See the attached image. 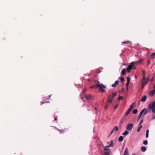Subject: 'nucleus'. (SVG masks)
Wrapping results in <instances>:
<instances>
[{
  "mask_svg": "<svg viewBox=\"0 0 155 155\" xmlns=\"http://www.w3.org/2000/svg\"><path fill=\"white\" fill-rule=\"evenodd\" d=\"M147 82V81L146 80L144 75L141 80V83L142 85L141 86V89H143L144 88V87L146 85Z\"/></svg>",
  "mask_w": 155,
  "mask_h": 155,
  "instance_id": "f257e3e1",
  "label": "nucleus"
},
{
  "mask_svg": "<svg viewBox=\"0 0 155 155\" xmlns=\"http://www.w3.org/2000/svg\"><path fill=\"white\" fill-rule=\"evenodd\" d=\"M149 109H151L153 113H155V101L152 103H150L148 107Z\"/></svg>",
  "mask_w": 155,
  "mask_h": 155,
  "instance_id": "f03ea898",
  "label": "nucleus"
},
{
  "mask_svg": "<svg viewBox=\"0 0 155 155\" xmlns=\"http://www.w3.org/2000/svg\"><path fill=\"white\" fill-rule=\"evenodd\" d=\"M135 64L134 62H132L129 64L127 68V70L128 72H130V70L132 69V68L133 67L134 65Z\"/></svg>",
  "mask_w": 155,
  "mask_h": 155,
  "instance_id": "7ed1b4c3",
  "label": "nucleus"
},
{
  "mask_svg": "<svg viewBox=\"0 0 155 155\" xmlns=\"http://www.w3.org/2000/svg\"><path fill=\"white\" fill-rule=\"evenodd\" d=\"M111 150L109 148L105 147L104 149V153L105 155H110Z\"/></svg>",
  "mask_w": 155,
  "mask_h": 155,
  "instance_id": "20e7f679",
  "label": "nucleus"
},
{
  "mask_svg": "<svg viewBox=\"0 0 155 155\" xmlns=\"http://www.w3.org/2000/svg\"><path fill=\"white\" fill-rule=\"evenodd\" d=\"M133 126L134 124H129L126 126V128L127 130L130 131L132 130Z\"/></svg>",
  "mask_w": 155,
  "mask_h": 155,
  "instance_id": "39448f33",
  "label": "nucleus"
},
{
  "mask_svg": "<svg viewBox=\"0 0 155 155\" xmlns=\"http://www.w3.org/2000/svg\"><path fill=\"white\" fill-rule=\"evenodd\" d=\"M114 96H112V95L110 94L108 97V102L109 103H111L114 98Z\"/></svg>",
  "mask_w": 155,
  "mask_h": 155,
  "instance_id": "423d86ee",
  "label": "nucleus"
},
{
  "mask_svg": "<svg viewBox=\"0 0 155 155\" xmlns=\"http://www.w3.org/2000/svg\"><path fill=\"white\" fill-rule=\"evenodd\" d=\"M85 98L87 100L91 101L92 99V96L90 94H87L85 96Z\"/></svg>",
  "mask_w": 155,
  "mask_h": 155,
  "instance_id": "0eeeda50",
  "label": "nucleus"
},
{
  "mask_svg": "<svg viewBox=\"0 0 155 155\" xmlns=\"http://www.w3.org/2000/svg\"><path fill=\"white\" fill-rule=\"evenodd\" d=\"M145 110H146V108H144L141 110V111L139 114V116H138V120H139L140 119L143 113L145 111Z\"/></svg>",
  "mask_w": 155,
  "mask_h": 155,
  "instance_id": "6e6552de",
  "label": "nucleus"
},
{
  "mask_svg": "<svg viewBox=\"0 0 155 155\" xmlns=\"http://www.w3.org/2000/svg\"><path fill=\"white\" fill-rule=\"evenodd\" d=\"M147 98V96L146 95H144L143 96L141 99V101L142 102H145Z\"/></svg>",
  "mask_w": 155,
  "mask_h": 155,
  "instance_id": "1a4fd4ad",
  "label": "nucleus"
},
{
  "mask_svg": "<svg viewBox=\"0 0 155 155\" xmlns=\"http://www.w3.org/2000/svg\"><path fill=\"white\" fill-rule=\"evenodd\" d=\"M119 81H115L114 83L112 85V86L113 87H115L118 84Z\"/></svg>",
  "mask_w": 155,
  "mask_h": 155,
  "instance_id": "9d476101",
  "label": "nucleus"
},
{
  "mask_svg": "<svg viewBox=\"0 0 155 155\" xmlns=\"http://www.w3.org/2000/svg\"><path fill=\"white\" fill-rule=\"evenodd\" d=\"M123 155H129L128 150L127 148L125 149L124 153Z\"/></svg>",
  "mask_w": 155,
  "mask_h": 155,
  "instance_id": "9b49d317",
  "label": "nucleus"
},
{
  "mask_svg": "<svg viewBox=\"0 0 155 155\" xmlns=\"http://www.w3.org/2000/svg\"><path fill=\"white\" fill-rule=\"evenodd\" d=\"M126 69H125L124 68L123 69L121 72V74L123 75H124L126 73Z\"/></svg>",
  "mask_w": 155,
  "mask_h": 155,
  "instance_id": "f8f14e48",
  "label": "nucleus"
},
{
  "mask_svg": "<svg viewBox=\"0 0 155 155\" xmlns=\"http://www.w3.org/2000/svg\"><path fill=\"white\" fill-rule=\"evenodd\" d=\"M141 150L142 152H144L146 151V148L145 147L143 146L141 147Z\"/></svg>",
  "mask_w": 155,
  "mask_h": 155,
  "instance_id": "ddd939ff",
  "label": "nucleus"
},
{
  "mask_svg": "<svg viewBox=\"0 0 155 155\" xmlns=\"http://www.w3.org/2000/svg\"><path fill=\"white\" fill-rule=\"evenodd\" d=\"M150 94L152 95H153L154 94H155V90H153L152 91H151L150 92Z\"/></svg>",
  "mask_w": 155,
  "mask_h": 155,
  "instance_id": "4468645a",
  "label": "nucleus"
},
{
  "mask_svg": "<svg viewBox=\"0 0 155 155\" xmlns=\"http://www.w3.org/2000/svg\"><path fill=\"white\" fill-rule=\"evenodd\" d=\"M94 88H97L101 87V85L99 84H96L94 85Z\"/></svg>",
  "mask_w": 155,
  "mask_h": 155,
  "instance_id": "2eb2a0df",
  "label": "nucleus"
},
{
  "mask_svg": "<svg viewBox=\"0 0 155 155\" xmlns=\"http://www.w3.org/2000/svg\"><path fill=\"white\" fill-rule=\"evenodd\" d=\"M99 87V89L102 92H104L105 91V90L102 88L101 86V87Z\"/></svg>",
  "mask_w": 155,
  "mask_h": 155,
  "instance_id": "dca6fc26",
  "label": "nucleus"
},
{
  "mask_svg": "<svg viewBox=\"0 0 155 155\" xmlns=\"http://www.w3.org/2000/svg\"><path fill=\"white\" fill-rule=\"evenodd\" d=\"M123 140V136H120L119 137L118 140H119V141L121 142V141H122Z\"/></svg>",
  "mask_w": 155,
  "mask_h": 155,
  "instance_id": "f3484780",
  "label": "nucleus"
},
{
  "mask_svg": "<svg viewBox=\"0 0 155 155\" xmlns=\"http://www.w3.org/2000/svg\"><path fill=\"white\" fill-rule=\"evenodd\" d=\"M120 78L121 82L123 83L124 80V78L123 77H120Z\"/></svg>",
  "mask_w": 155,
  "mask_h": 155,
  "instance_id": "a211bd4d",
  "label": "nucleus"
},
{
  "mask_svg": "<svg viewBox=\"0 0 155 155\" xmlns=\"http://www.w3.org/2000/svg\"><path fill=\"white\" fill-rule=\"evenodd\" d=\"M113 130L114 131H117L118 130V127L117 126H115L114 128L113 129Z\"/></svg>",
  "mask_w": 155,
  "mask_h": 155,
  "instance_id": "6ab92c4d",
  "label": "nucleus"
},
{
  "mask_svg": "<svg viewBox=\"0 0 155 155\" xmlns=\"http://www.w3.org/2000/svg\"><path fill=\"white\" fill-rule=\"evenodd\" d=\"M129 132L127 130H125V132L123 134L124 135H126L129 134Z\"/></svg>",
  "mask_w": 155,
  "mask_h": 155,
  "instance_id": "aec40b11",
  "label": "nucleus"
},
{
  "mask_svg": "<svg viewBox=\"0 0 155 155\" xmlns=\"http://www.w3.org/2000/svg\"><path fill=\"white\" fill-rule=\"evenodd\" d=\"M110 146H111V147H113L114 146V143L113 140H111L110 142Z\"/></svg>",
  "mask_w": 155,
  "mask_h": 155,
  "instance_id": "412c9836",
  "label": "nucleus"
},
{
  "mask_svg": "<svg viewBox=\"0 0 155 155\" xmlns=\"http://www.w3.org/2000/svg\"><path fill=\"white\" fill-rule=\"evenodd\" d=\"M122 43L123 44H130L131 42L129 41H126L122 42Z\"/></svg>",
  "mask_w": 155,
  "mask_h": 155,
  "instance_id": "4be33fe9",
  "label": "nucleus"
},
{
  "mask_svg": "<svg viewBox=\"0 0 155 155\" xmlns=\"http://www.w3.org/2000/svg\"><path fill=\"white\" fill-rule=\"evenodd\" d=\"M137 109H135L133 111V113L134 114H135L137 113Z\"/></svg>",
  "mask_w": 155,
  "mask_h": 155,
  "instance_id": "5701e85b",
  "label": "nucleus"
},
{
  "mask_svg": "<svg viewBox=\"0 0 155 155\" xmlns=\"http://www.w3.org/2000/svg\"><path fill=\"white\" fill-rule=\"evenodd\" d=\"M142 127V125H141L139 127H138L137 131L138 132H139L141 129V128Z\"/></svg>",
  "mask_w": 155,
  "mask_h": 155,
  "instance_id": "b1692460",
  "label": "nucleus"
},
{
  "mask_svg": "<svg viewBox=\"0 0 155 155\" xmlns=\"http://www.w3.org/2000/svg\"><path fill=\"white\" fill-rule=\"evenodd\" d=\"M143 143L145 145H147L148 144V141H147V140H146L144 141L143 142Z\"/></svg>",
  "mask_w": 155,
  "mask_h": 155,
  "instance_id": "393cba45",
  "label": "nucleus"
},
{
  "mask_svg": "<svg viewBox=\"0 0 155 155\" xmlns=\"http://www.w3.org/2000/svg\"><path fill=\"white\" fill-rule=\"evenodd\" d=\"M127 81L130 82V78L129 76H127Z\"/></svg>",
  "mask_w": 155,
  "mask_h": 155,
  "instance_id": "a878e982",
  "label": "nucleus"
},
{
  "mask_svg": "<svg viewBox=\"0 0 155 155\" xmlns=\"http://www.w3.org/2000/svg\"><path fill=\"white\" fill-rule=\"evenodd\" d=\"M134 103H132L130 105V106L129 108H130V109H132L134 107Z\"/></svg>",
  "mask_w": 155,
  "mask_h": 155,
  "instance_id": "bb28decb",
  "label": "nucleus"
},
{
  "mask_svg": "<svg viewBox=\"0 0 155 155\" xmlns=\"http://www.w3.org/2000/svg\"><path fill=\"white\" fill-rule=\"evenodd\" d=\"M143 61V60L142 59H140L139 60H138V61H137L136 63H140L141 62Z\"/></svg>",
  "mask_w": 155,
  "mask_h": 155,
  "instance_id": "cd10ccee",
  "label": "nucleus"
},
{
  "mask_svg": "<svg viewBox=\"0 0 155 155\" xmlns=\"http://www.w3.org/2000/svg\"><path fill=\"white\" fill-rule=\"evenodd\" d=\"M58 130H59V131H60V132H63V133L64 132H65V130L64 129H62V130H61L58 129Z\"/></svg>",
  "mask_w": 155,
  "mask_h": 155,
  "instance_id": "c85d7f7f",
  "label": "nucleus"
},
{
  "mask_svg": "<svg viewBox=\"0 0 155 155\" xmlns=\"http://www.w3.org/2000/svg\"><path fill=\"white\" fill-rule=\"evenodd\" d=\"M148 111L146 109V110H145V111L144 112L143 115H146Z\"/></svg>",
  "mask_w": 155,
  "mask_h": 155,
  "instance_id": "c756f323",
  "label": "nucleus"
},
{
  "mask_svg": "<svg viewBox=\"0 0 155 155\" xmlns=\"http://www.w3.org/2000/svg\"><path fill=\"white\" fill-rule=\"evenodd\" d=\"M117 93H113L111 94L112 95V96H114V97L115 96L117 95Z\"/></svg>",
  "mask_w": 155,
  "mask_h": 155,
  "instance_id": "7c9ffc66",
  "label": "nucleus"
},
{
  "mask_svg": "<svg viewBox=\"0 0 155 155\" xmlns=\"http://www.w3.org/2000/svg\"><path fill=\"white\" fill-rule=\"evenodd\" d=\"M123 98L122 96H120L118 97V99L120 101V100H121V99H123Z\"/></svg>",
  "mask_w": 155,
  "mask_h": 155,
  "instance_id": "2f4dec72",
  "label": "nucleus"
},
{
  "mask_svg": "<svg viewBox=\"0 0 155 155\" xmlns=\"http://www.w3.org/2000/svg\"><path fill=\"white\" fill-rule=\"evenodd\" d=\"M130 112V111H129L127 110V111L126 112V113L125 114L126 115H127L129 114Z\"/></svg>",
  "mask_w": 155,
  "mask_h": 155,
  "instance_id": "473e14b6",
  "label": "nucleus"
},
{
  "mask_svg": "<svg viewBox=\"0 0 155 155\" xmlns=\"http://www.w3.org/2000/svg\"><path fill=\"white\" fill-rule=\"evenodd\" d=\"M129 83H130L129 82L127 81V82L126 84V87H128V85L129 84Z\"/></svg>",
  "mask_w": 155,
  "mask_h": 155,
  "instance_id": "72a5a7b5",
  "label": "nucleus"
},
{
  "mask_svg": "<svg viewBox=\"0 0 155 155\" xmlns=\"http://www.w3.org/2000/svg\"><path fill=\"white\" fill-rule=\"evenodd\" d=\"M110 147H111V146H110V145L109 144L108 146L105 147L107 148H108Z\"/></svg>",
  "mask_w": 155,
  "mask_h": 155,
  "instance_id": "f704fd0d",
  "label": "nucleus"
},
{
  "mask_svg": "<svg viewBox=\"0 0 155 155\" xmlns=\"http://www.w3.org/2000/svg\"><path fill=\"white\" fill-rule=\"evenodd\" d=\"M101 86L102 87H103L104 88H106V86L104 85L103 84H101Z\"/></svg>",
  "mask_w": 155,
  "mask_h": 155,
  "instance_id": "c9c22d12",
  "label": "nucleus"
},
{
  "mask_svg": "<svg viewBox=\"0 0 155 155\" xmlns=\"http://www.w3.org/2000/svg\"><path fill=\"white\" fill-rule=\"evenodd\" d=\"M151 56L152 57H153L154 56H155V52L153 53H152Z\"/></svg>",
  "mask_w": 155,
  "mask_h": 155,
  "instance_id": "e433bc0d",
  "label": "nucleus"
},
{
  "mask_svg": "<svg viewBox=\"0 0 155 155\" xmlns=\"http://www.w3.org/2000/svg\"><path fill=\"white\" fill-rule=\"evenodd\" d=\"M146 80L147 81V82H148V81L150 80V78L149 77H148L147 78H146Z\"/></svg>",
  "mask_w": 155,
  "mask_h": 155,
  "instance_id": "4c0bfd02",
  "label": "nucleus"
},
{
  "mask_svg": "<svg viewBox=\"0 0 155 155\" xmlns=\"http://www.w3.org/2000/svg\"><path fill=\"white\" fill-rule=\"evenodd\" d=\"M154 76H153V77L151 78V81H153L154 80Z\"/></svg>",
  "mask_w": 155,
  "mask_h": 155,
  "instance_id": "58836bf2",
  "label": "nucleus"
},
{
  "mask_svg": "<svg viewBox=\"0 0 155 155\" xmlns=\"http://www.w3.org/2000/svg\"><path fill=\"white\" fill-rule=\"evenodd\" d=\"M118 107V105H116L114 106L115 109H116Z\"/></svg>",
  "mask_w": 155,
  "mask_h": 155,
  "instance_id": "ea45409f",
  "label": "nucleus"
},
{
  "mask_svg": "<svg viewBox=\"0 0 155 155\" xmlns=\"http://www.w3.org/2000/svg\"><path fill=\"white\" fill-rule=\"evenodd\" d=\"M150 60H149L148 61V62H147V65H149V64H150Z\"/></svg>",
  "mask_w": 155,
  "mask_h": 155,
  "instance_id": "a19ab883",
  "label": "nucleus"
},
{
  "mask_svg": "<svg viewBox=\"0 0 155 155\" xmlns=\"http://www.w3.org/2000/svg\"><path fill=\"white\" fill-rule=\"evenodd\" d=\"M146 137L148 138V133H146Z\"/></svg>",
  "mask_w": 155,
  "mask_h": 155,
  "instance_id": "79ce46f5",
  "label": "nucleus"
},
{
  "mask_svg": "<svg viewBox=\"0 0 155 155\" xmlns=\"http://www.w3.org/2000/svg\"><path fill=\"white\" fill-rule=\"evenodd\" d=\"M143 122V120H141L140 121V123L139 124V125H140V124H141L142 123V122Z\"/></svg>",
  "mask_w": 155,
  "mask_h": 155,
  "instance_id": "37998d69",
  "label": "nucleus"
},
{
  "mask_svg": "<svg viewBox=\"0 0 155 155\" xmlns=\"http://www.w3.org/2000/svg\"><path fill=\"white\" fill-rule=\"evenodd\" d=\"M114 131L112 130L111 132H110V135H111V134H112V133H113Z\"/></svg>",
  "mask_w": 155,
  "mask_h": 155,
  "instance_id": "c03bdc74",
  "label": "nucleus"
},
{
  "mask_svg": "<svg viewBox=\"0 0 155 155\" xmlns=\"http://www.w3.org/2000/svg\"><path fill=\"white\" fill-rule=\"evenodd\" d=\"M132 110V109H131L130 108H129L128 110L129 111H130V112Z\"/></svg>",
  "mask_w": 155,
  "mask_h": 155,
  "instance_id": "a18cd8bd",
  "label": "nucleus"
},
{
  "mask_svg": "<svg viewBox=\"0 0 155 155\" xmlns=\"http://www.w3.org/2000/svg\"><path fill=\"white\" fill-rule=\"evenodd\" d=\"M149 130H146V133H149Z\"/></svg>",
  "mask_w": 155,
  "mask_h": 155,
  "instance_id": "49530a36",
  "label": "nucleus"
},
{
  "mask_svg": "<svg viewBox=\"0 0 155 155\" xmlns=\"http://www.w3.org/2000/svg\"><path fill=\"white\" fill-rule=\"evenodd\" d=\"M46 102H41V105L43 104L44 103H45Z\"/></svg>",
  "mask_w": 155,
  "mask_h": 155,
  "instance_id": "de8ad7c7",
  "label": "nucleus"
},
{
  "mask_svg": "<svg viewBox=\"0 0 155 155\" xmlns=\"http://www.w3.org/2000/svg\"><path fill=\"white\" fill-rule=\"evenodd\" d=\"M153 88L154 89V90H155V84H153Z\"/></svg>",
  "mask_w": 155,
  "mask_h": 155,
  "instance_id": "09e8293b",
  "label": "nucleus"
},
{
  "mask_svg": "<svg viewBox=\"0 0 155 155\" xmlns=\"http://www.w3.org/2000/svg\"><path fill=\"white\" fill-rule=\"evenodd\" d=\"M155 119V115L153 117V118H152V119L153 120L154 119Z\"/></svg>",
  "mask_w": 155,
  "mask_h": 155,
  "instance_id": "8fccbe9b",
  "label": "nucleus"
},
{
  "mask_svg": "<svg viewBox=\"0 0 155 155\" xmlns=\"http://www.w3.org/2000/svg\"><path fill=\"white\" fill-rule=\"evenodd\" d=\"M91 88H94V85H93L91 87Z\"/></svg>",
  "mask_w": 155,
  "mask_h": 155,
  "instance_id": "3c124183",
  "label": "nucleus"
},
{
  "mask_svg": "<svg viewBox=\"0 0 155 155\" xmlns=\"http://www.w3.org/2000/svg\"><path fill=\"white\" fill-rule=\"evenodd\" d=\"M101 146H102L104 147L103 144V143H102V142H101Z\"/></svg>",
  "mask_w": 155,
  "mask_h": 155,
  "instance_id": "603ef678",
  "label": "nucleus"
},
{
  "mask_svg": "<svg viewBox=\"0 0 155 155\" xmlns=\"http://www.w3.org/2000/svg\"><path fill=\"white\" fill-rule=\"evenodd\" d=\"M107 106L106 105V106H105L104 107V108L105 109H107Z\"/></svg>",
  "mask_w": 155,
  "mask_h": 155,
  "instance_id": "864d4df0",
  "label": "nucleus"
},
{
  "mask_svg": "<svg viewBox=\"0 0 155 155\" xmlns=\"http://www.w3.org/2000/svg\"><path fill=\"white\" fill-rule=\"evenodd\" d=\"M87 81H88L89 82H90V81H91V80H90V79H87Z\"/></svg>",
  "mask_w": 155,
  "mask_h": 155,
  "instance_id": "5fc2aeb1",
  "label": "nucleus"
},
{
  "mask_svg": "<svg viewBox=\"0 0 155 155\" xmlns=\"http://www.w3.org/2000/svg\"><path fill=\"white\" fill-rule=\"evenodd\" d=\"M57 120V117H55V119H54V120H56H56Z\"/></svg>",
  "mask_w": 155,
  "mask_h": 155,
  "instance_id": "6e6d98bb",
  "label": "nucleus"
},
{
  "mask_svg": "<svg viewBox=\"0 0 155 155\" xmlns=\"http://www.w3.org/2000/svg\"><path fill=\"white\" fill-rule=\"evenodd\" d=\"M132 155H137L135 153H133L132 154Z\"/></svg>",
  "mask_w": 155,
  "mask_h": 155,
  "instance_id": "4d7b16f0",
  "label": "nucleus"
},
{
  "mask_svg": "<svg viewBox=\"0 0 155 155\" xmlns=\"http://www.w3.org/2000/svg\"><path fill=\"white\" fill-rule=\"evenodd\" d=\"M94 108L96 110V111H97V109L96 107H94Z\"/></svg>",
  "mask_w": 155,
  "mask_h": 155,
  "instance_id": "13d9d810",
  "label": "nucleus"
},
{
  "mask_svg": "<svg viewBox=\"0 0 155 155\" xmlns=\"http://www.w3.org/2000/svg\"><path fill=\"white\" fill-rule=\"evenodd\" d=\"M127 87V90H128V87Z\"/></svg>",
  "mask_w": 155,
  "mask_h": 155,
  "instance_id": "bf43d9fd",
  "label": "nucleus"
},
{
  "mask_svg": "<svg viewBox=\"0 0 155 155\" xmlns=\"http://www.w3.org/2000/svg\"><path fill=\"white\" fill-rule=\"evenodd\" d=\"M144 75L145 76V74H144L143 75V77L144 76Z\"/></svg>",
  "mask_w": 155,
  "mask_h": 155,
  "instance_id": "052dcab7",
  "label": "nucleus"
},
{
  "mask_svg": "<svg viewBox=\"0 0 155 155\" xmlns=\"http://www.w3.org/2000/svg\"><path fill=\"white\" fill-rule=\"evenodd\" d=\"M50 96H49V98L50 97Z\"/></svg>",
  "mask_w": 155,
  "mask_h": 155,
  "instance_id": "680f3d73",
  "label": "nucleus"
},
{
  "mask_svg": "<svg viewBox=\"0 0 155 155\" xmlns=\"http://www.w3.org/2000/svg\"><path fill=\"white\" fill-rule=\"evenodd\" d=\"M107 143H109V142H107Z\"/></svg>",
  "mask_w": 155,
  "mask_h": 155,
  "instance_id": "e2e57ef3",
  "label": "nucleus"
}]
</instances>
